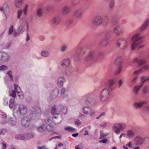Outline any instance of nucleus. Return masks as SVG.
<instances>
[{
  "instance_id": "nucleus-1",
  "label": "nucleus",
  "mask_w": 149,
  "mask_h": 149,
  "mask_svg": "<svg viewBox=\"0 0 149 149\" xmlns=\"http://www.w3.org/2000/svg\"><path fill=\"white\" fill-rule=\"evenodd\" d=\"M67 109L66 106L62 105L58 106L56 107L55 106H54L51 109V113L53 116L54 119L53 120V123L55 124L60 123L61 121V117L58 116L60 112H61L63 114H65L67 113Z\"/></svg>"
},
{
  "instance_id": "nucleus-2",
  "label": "nucleus",
  "mask_w": 149,
  "mask_h": 149,
  "mask_svg": "<svg viewBox=\"0 0 149 149\" xmlns=\"http://www.w3.org/2000/svg\"><path fill=\"white\" fill-rule=\"evenodd\" d=\"M115 81L113 79L109 80L106 83L107 87L101 92L100 96V101L103 102H106L109 99L110 95L109 91H112L114 88Z\"/></svg>"
},
{
  "instance_id": "nucleus-3",
  "label": "nucleus",
  "mask_w": 149,
  "mask_h": 149,
  "mask_svg": "<svg viewBox=\"0 0 149 149\" xmlns=\"http://www.w3.org/2000/svg\"><path fill=\"white\" fill-rule=\"evenodd\" d=\"M143 36H141L139 33H137L131 37L132 41L131 45V49L134 50L138 47V49H140L143 47L142 44L143 41L142 40Z\"/></svg>"
},
{
  "instance_id": "nucleus-4",
  "label": "nucleus",
  "mask_w": 149,
  "mask_h": 149,
  "mask_svg": "<svg viewBox=\"0 0 149 149\" xmlns=\"http://www.w3.org/2000/svg\"><path fill=\"white\" fill-rule=\"evenodd\" d=\"M116 45L122 50H126L130 44L128 39L123 38H120L117 39L116 42Z\"/></svg>"
},
{
  "instance_id": "nucleus-5",
  "label": "nucleus",
  "mask_w": 149,
  "mask_h": 149,
  "mask_svg": "<svg viewBox=\"0 0 149 149\" xmlns=\"http://www.w3.org/2000/svg\"><path fill=\"white\" fill-rule=\"evenodd\" d=\"M92 23L94 26H97L101 25L106 26L108 22L104 21L103 18L101 16L96 15L93 18Z\"/></svg>"
},
{
  "instance_id": "nucleus-6",
  "label": "nucleus",
  "mask_w": 149,
  "mask_h": 149,
  "mask_svg": "<svg viewBox=\"0 0 149 149\" xmlns=\"http://www.w3.org/2000/svg\"><path fill=\"white\" fill-rule=\"evenodd\" d=\"M103 55L102 52L97 54L94 51H91L88 53V56L85 57L84 60L86 61H89L91 60L95 61L97 60L98 56L102 57Z\"/></svg>"
},
{
  "instance_id": "nucleus-7",
  "label": "nucleus",
  "mask_w": 149,
  "mask_h": 149,
  "mask_svg": "<svg viewBox=\"0 0 149 149\" xmlns=\"http://www.w3.org/2000/svg\"><path fill=\"white\" fill-rule=\"evenodd\" d=\"M53 123L51 117H48L44 120L43 121L42 125L38 126L37 130L39 132H42L45 131L47 129V125H49L50 123Z\"/></svg>"
},
{
  "instance_id": "nucleus-8",
  "label": "nucleus",
  "mask_w": 149,
  "mask_h": 149,
  "mask_svg": "<svg viewBox=\"0 0 149 149\" xmlns=\"http://www.w3.org/2000/svg\"><path fill=\"white\" fill-rule=\"evenodd\" d=\"M30 117L31 119L28 116H24L22 118L21 124L23 126L25 127H28L30 124L31 119H35L37 117V115L32 113V115H30Z\"/></svg>"
},
{
  "instance_id": "nucleus-9",
  "label": "nucleus",
  "mask_w": 149,
  "mask_h": 149,
  "mask_svg": "<svg viewBox=\"0 0 149 149\" xmlns=\"http://www.w3.org/2000/svg\"><path fill=\"white\" fill-rule=\"evenodd\" d=\"M28 22L25 18H23L19 22V25L17 29V31L19 34H22L25 31L26 29L28 30Z\"/></svg>"
},
{
  "instance_id": "nucleus-10",
  "label": "nucleus",
  "mask_w": 149,
  "mask_h": 149,
  "mask_svg": "<svg viewBox=\"0 0 149 149\" xmlns=\"http://www.w3.org/2000/svg\"><path fill=\"white\" fill-rule=\"evenodd\" d=\"M126 127L127 126L125 123H120L114 124L112 128L116 134H119L120 131H123Z\"/></svg>"
},
{
  "instance_id": "nucleus-11",
  "label": "nucleus",
  "mask_w": 149,
  "mask_h": 149,
  "mask_svg": "<svg viewBox=\"0 0 149 149\" xmlns=\"http://www.w3.org/2000/svg\"><path fill=\"white\" fill-rule=\"evenodd\" d=\"M107 33L106 31H102L98 33L97 36H105V37L102 38L100 43V45L102 47H106L108 44L109 42V37L107 36Z\"/></svg>"
},
{
  "instance_id": "nucleus-12",
  "label": "nucleus",
  "mask_w": 149,
  "mask_h": 149,
  "mask_svg": "<svg viewBox=\"0 0 149 149\" xmlns=\"http://www.w3.org/2000/svg\"><path fill=\"white\" fill-rule=\"evenodd\" d=\"M17 112V116L20 114L22 116L25 115L28 111V109L27 107L24 104H19L17 108V110H14Z\"/></svg>"
},
{
  "instance_id": "nucleus-13",
  "label": "nucleus",
  "mask_w": 149,
  "mask_h": 149,
  "mask_svg": "<svg viewBox=\"0 0 149 149\" xmlns=\"http://www.w3.org/2000/svg\"><path fill=\"white\" fill-rule=\"evenodd\" d=\"M10 56L8 54L3 51H0V63H5L10 60Z\"/></svg>"
},
{
  "instance_id": "nucleus-14",
  "label": "nucleus",
  "mask_w": 149,
  "mask_h": 149,
  "mask_svg": "<svg viewBox=\"0 0 149 149\" xmlns=\"http://www.w3.org/2000/svg\"><path fill=\"white\" fill-rule=\"evenodd\" d=\"M29 6L26 4L23 6L22 10H20L17 11V18L19 19L20 18L21 15L23 13V15L25 16L27 15L28 11Z\"/></svg>"
},
{
  "instance_id": "nucleus-15",
  "label": "nucleus",
  "mask_w": 149,
  "mask_h": 149,
  "mask_svg": "<svg viewBox=\"0 0 149 149\" xmlns=\"http://www.w3.org/2000/svg\"><path fill=\"white\" fill-rule=\"evenodd\" d=\"M84 11L81 8H77L76 9L73 13V15L77 18H80L83 16Z\"/></svg>"
},
{
  "instance_id": "nucleus-16",
  "label": "nucleus",
  "mask_w": 149,
  "mask_h": 149,
  "mask_svg": "<svg viewBox=\"0 0 149 149\" xmlns=\"http://www.w3.org/2000/svg\"><path fill=\"white\" fill-rule=\"evenodd\" d=\"M59 90L57 88H56L53 89L51 91L49 98L51 100L55 99L58 96Z\"/></svg>"
},
{
  "instance_id": "nucleus-17",
  "label": "nucleus",
  "mask_w": 149,
  "mask_h": 149,
  "mask_svg": "<svg viewBox=\"0 0 149 149\" xmlns=\"http://www.w3.org/2000/svg\"><path fill=\"white\" fill-rule=\"evenodd\" d=\"M83 112L86 114H89L90 116L93 115L94 113L93 110L89 106H84L82 109Z\"/></svg>"
},
{
  "instance_id": "nucleus-18",
  "label": "nucleus",
  "mask_w": 149,
  "mask_h": 149,
  "mask_svg": "<svg viewBox=\"0 0 149 149\" xmlns=\"http://www.w3.org/2000/svg\"><path fill=\"white\" fill-rule=\"evenodd\" d=\"M11 46V42L10 41L3 42L0 43V46L2 49H9Z\"/></svg>"
},
{
  "instance_id": "nucleus-19",
  "label": "nucleus",
  "mask_w": 149,
  "mask_h": 149,
  "mask_svg": "<svg viewBox=\"0 0 149 149\" xmlns=\"http://www.w3.org/2000/svg\"><path fill=\"white\" fill-rule=\"evenodd\" d=\"M114 32L118 36L121 35L123 32V28L120 25H118L113 28Z\"/></svg>"
},
{
  "instance_id": "nucleus-20",
  "label": "nucleus",
  "mask_w": 149,
  "mask_h": 149,
  "mask_svg": "<svg viewBox=\"0 0 149 149\" xmlns=\"http://www.w3.org/2000/svg\"><path fill=\"white\" fill-rule=\"evenodd\" d=\"M17 112L15 111H13V115L15 117L14 118H10L9 120L8 123L10 125L14 126L16 125L17 123L16 118L17 117Z\"/></svg>"
},
{
  "instance_id": "nucleus-21",
  "label": "nucleus",
  "mask_w": 149,
  "mask_h": 149,
  "mask_svg": "<svg viewBox=\"0 0 149 149\" xmlns=\"http://www.w3.org/2000/svg\"><path fill=\"white\" fill-rule=\"evenodd\" d=\"M132 62L134 64H138L139 66H141L145 62V61L143 59H141L139 57H136L134 58Z\"/></svg>"
},
{
  "instance_id": "nucleus-22",
  "label": "nucleus",
  "mask_w": 149,
  "mask_h": 149,
  "mask_svg": "<svg viewBox=\"0 0 149 149\" xmlns=\"http://www.w3.org/2000/svg\"><path fill=\"white\" fill-rule=\"evenodd\" d=\"M71 10V7L67 5L64 6L62 8L61 11L62 15H66L69 14Z\"/></svg>"
},
{
  "instance_id": "nucleus-23",
  "label": "nucleus",
  "mask_w": 149,
  "mask_h": 149,
  "mask_svg": "<svg viewBox=\"0 0 149 149\" xmlns=\"http://www.w3.org/2000/svg\"><path fill=\"white\" fill-rule=\"evenodd\" d=\"M14 89L16 91L18 96L21 99H22L24 97L23 93L20 92L21 88L20 87L16 84H14Z\"/></svg>"
},
{
  "instance_id": "nucleus-24",
  "label": "nucleus",
  "mask_w": 149,
  "mask_h": 149,
  "mask_svg": "<svg viewBox=\"0 0 149 149\" xmlns=\"http://www.w3.org/2000/svg\"><path fill=\"white\" fill-rule=\"evenodd\" d=\"M143 85V83L141 82L139 85H136L134 87L133 91L135 97L137 96L140 89Z\"/></svg>"
},
{
  "instance_id": "nucleus-25",
  "label": "nucleus",
  "mask_w": 149,
  "mask_h": 149,
  "mask_svg": "<svg viewBox=\"0 0 149 149\" xmlns=\"http://www.w3.org/2000/svg\"><path fill=\"white\" fill-rule=\"evenodd\" d=\"M142 70L140 69L139 70H136L132 74V78L131 79V82L132 83H135L137 80L138 74L141 72L142 71Z\"/></svg>"
},
{
  "instance_id": "nucleus-26",
  "label": "nucleus",
  "mask_w": 149,
  "mask_h": 149,
  "mask_svg": "<svg viewBox=\"0 0 149 149\" xmlns=\"http://www.w3.org/2000/svg\"><path fill=\"white\" fill-rule=\"evenodd\" d=\"M82 50V47H79L77 48L75 54L73 56L74 59L77 61H79L80 60V54Z\"/></svg>"
},
{
  "instance_id": "nucleus-27",
  "label": "nucleus",
  "mask_w": 149,
  "mask_h": 149,
  "mask_svg": "<svg viewBox=\"0 0 149 149\" xmlns=\"http://www.w3.org/2000/svg\"><path fill=\"white\" fill-rule=\"evenodd\" d=\"M67 89L63 88L61 89L60 92L61 97L66 100L68 99V95L67 94Z\"/></svg>"
},
{
  "instance_id": "nucleus-28",
  "label": "nucleus",
  "mask_w": 149,
  "mask_h": 149,
  "mask_svg": "<svg viewBox=\"0 0 149 149\" xmlns=\"http://www.w3.org/2000/svg\"><path fill=\"white\" fill-rule=\"evenodd\" d=\"M65 81V79L64 77H59L57 79V84L58 87H61L63 86Z\"/></svg>"
},
{
  "instance_id": "nucleus-29",
  "label": "nucleus",
  "mask_w": 149,
  "mask_h": 149,
  "mask_svg": "<svg viewBox=\"0 0 149 149\" xmlns=\"http://www.w3.org/2000/svg\"><path fill=\"white\" fill-rule=\"evenodd\" d=\"M123 58L121 55L118 56L115 59V64L117 65H122L123 61Z\"/></svg>"
},
{
  "instance_id": "nucleus-30",
  "label": "nucleus",
  "mask_w": 149,
  "mask_h": 149,
  "mask_svg": "<svg viewBox=\"0 0 149 149\" xmlns=\"http://www.w3.org/2000/svg\"><path fill=\"white\" fill-rule=\"evenodd\" d=\"M40 54L43 57L46 58L49 57L51 54L49 51L44 49L40 51Z\"/></svg>"
},
{
  "instance_id": "nucleus-31",
  "label": "nucleus",
  "mask_w": 149,
  "mask_h": 149,
  "mask_svg": "<svg viewBox=\"0 0 149 149\" xmlns=\"http://www.w3.org/2000/svg\"><path fill=\"white\" fill-rule=\"evenodd\" d=\"M149 25V18H147L140 28L141 31H143L146 29Z\"/></svg>"
},
{
  "instance_id": "nucleus-32",
  "label": "nucleus",
  "mask_w": 149,
  "mask_h": 149,
  "mask_svg": "<svg viewBox=\"0 0 149 149\" xmlns=\"http://www.w3.org/2000/svg\"><path fill=\"white\" fill-rule=\"evenodd\" d=\"M53 24L55 25H58L60 22V17L59 16L56 15L54 16L51 21Z\"/></svg>"
},
{
  "instance_id": "nucleus-33",
  "label": "nucleus",
  "mask_w": 149,
  "mask_h": 149,
  "mask_svg": "<svg viewBox=\"0 0 149 149\" xmlns=\"http://www.w3.org/2000/svg\"><path fill=\"white\" fill-rule=\"evenodd\" d=\"M145 102H138L134 103L133 106L134 108L136 109H138L141 108L145 104Z\"/></svg>"
},
{
  "instance_id": "nucleus-34",
  "label": "nucleus",
  "mask_w": 149,
  "mask_h": 149,
  "mask_svg": "<svg viewBox=\"0 0 149 149\" xmlns=\"http://www.w3.org/2000/svg\"><path fill=\"white\" fill-rule=\"evenodd\" d=\"M70 63V59H66L63 60L61 62V65L64 68H67L69 66Z\"/></svg>"
},
{
  "instance_id": "nucleus-35",
  "label": "nucleus",
  "mask_w": 149,
  "mask_h": 149,
  "mask_svg": "<svg viewBox=\"0 0 149 149\" xmlns=\"http://www.w3.org/2000/svg\"><path fill=\"white\" fill-rule=\"evenodd\" d=\"M135 140L138 144L141 145L145 141V138L138 136L135 138Z\"/></svg>"
},
{
  "instance_id": "nucleus-36",
  "label": "nucleus",
  "mask_w": 149,
  "mask_h": 149,
  "mask_svg": "<svg viewBox=\"0 0 149 149\" xmlns=\"http://www.w3.org/2000/svg\"><path fill=\"white\" fill-rule=\"evenodd\" d=\"M91 94H88L84 95L82 97L83 100L86 103H87L90 100L91 98Z\"/></svg>"
},
{
  "instance_id": "nucleus-37",
  "label": "nucleus",
  "mask_w": 149,
  "mask_h": 149,
  "mask_svg": "<svg viewBox=\"0 0 149 149\" xmlns=\"http://www.w3.org/2000/svg\"><path fill=\"white\" fill-rule=\"evenodd\" d=\"M149 91V86L147 85H146L143 86V88L142 94L143 95H145L147 94Z\"/></svg>"
},
{
  "instance_id": "nucleus-38",
  "label": "nucleus",
  "mask_w": 149,
  "mask_h": 149,
  "mask_svg": "<svg viewBox=\"0 0 149 149\" xmlns=\"http://www.w3.org/2000/svg\"><path fill=\"white\" fill-rule=\"evenodd\" d=\"M22 0H15V5L16 8H20L22 5Z\"/></svg>"
},
{
  "instance_id": "nucleus-39",
  "label": "nucleus",
  "mask_w": 149,
  "mask_h": 149,
  "mask_svg": "<svg viewBox=\"0 0 149 149\" xmlns=\"http://www.w3.org/2000/svg\"><path fill=\"white\" fill-rule=\"evenodd\" d=\"M141 81L144 85V82L146 81H149V76L143 75L140 77Z\"/></svg>"
},
{
  "instance_id": "nucleus-40",
  "label": "nucleus",
  "mask_w": 149,
  "mask_h": 149,
  "mask_svg": "<svg viewBox=\"0 0 149 149\" xmlns=\"http://www.w3.org/2000/svg\"><path fill=\"white\" fill-rule=\"evenodd\" d=\"M15 139L17 140H25L24 134H17L15 136Z\"/></svg>"
},
{
  "instance_id": "nucleus-41",
  "label": "nucleus",
  "mask_w": 149,
  "mask_h": 149,
  "mask_svg": "<svg viewBox=\"0 0 149 149\" xmlns=\"http://www.w3.org/2000/svg\"><path fill=\"white\" fill-rule=\"evenodd\" d=\"M68 48V45L66 44H63L60 47V51L62 52H65Z\"/></svg>"
},
{
  "instance_id": "nucleus-42",
  "label": "nucleus",
  "mask_w": 149,
  "mask_h": 149,
  "mask_svg": "<svg viewBox=\"0 0 149 149\" xmlns=\"http://www.w3.org/2000/svg\"><path fill=\"white\" fill-rule=\"evenodd\" d=\"M6 77H8L11 80L12 82L14 81L13 77V73L12 71L10 70L8 71L6 74Z\"/></svg>"
},
{
  "instance_id": "nucleus-43",
  "label": "nucleus",
  "mask_w": 149,
  "mask_h": 149,
  "mask_svg": "<svg viewBox=\"0 0 149 149\" xmlns=\"http://www.w3.org/2000/svg\"><path fill=\"white\" fill-rule=\"evenodd\" d=\"M43 8L42 7H39L37 9L36 12L37 15L39 17H41L42 14Z\"/></svg>"
},
{
  "instance_id": "nucleus-44",
  "label": "nucleus",
  "mask_w": 149,
  "mask_h": 149,
  "mask_svg": "<svg viewBox=\"0 0 149 149\" xmlns=\"http://www.w3.org/2000/svg\"><path fill=\"white\" fill-rule=\"evenodd\" d=\"M25 140H27L33 138L34 136L32 133H26L24 134Z\"/></svg>"
},
{
  "instance_id": "nucleus-45",
  "label": "nucleus",
  "mask_w": 149,
  "mask_h": 149,
  "mask_svg": "<svg viewBox=\"0 0 149 149\" xmlns=\"http://www.w3.org/2000/svg\"><path fill=\"white\" fill-rule=\"evenodd\" d=\"M15 104V99L14 98H12L10 99L9 102V106L10 109H13V108Z\"/></svg>"
},
{
  "instance_id": "nucleus-46",
  "label": "nucleus",
  "mask_w": 149,
  "mask_h": 149,
  "mask_svg": "<svg viewBox=\"0 0 149 149\" xmlns=\"http://www.w3.org/2000/svg\"><path fill=\"white\" fill-rule=\"evenodd\" d=\"M127 135L129 137H132L134 136L135 134L132 131L130 130L127 132Z\"/></svg>"
},
{
  "instance_id": "nucleus-47",
  "label": "nucleus",
  "mask_w": 149,
  "mask_h": 149,
  "mask_svg": "<svg viewBox=\"0 0 149 149\" xmlns=\"http://www.w3.org/2000/svg\"><path fill=\"white\" fill-rule=\"evenodd\" d=\"M114 6V0H111L109 4V9L110 10L113 9Z\"/></svg>"
},
{
  "instance_id": "nucleus-48",
  "label": "nucleus",
  "mask_w": 149,
  "mask_h": 149,
  "mask_svg": "<svg viewBox=\"0 0 149 149\" xmlns=\"http://www.w3.org/2000/svg\"><path fill=\"white\" fill-rule=\"evenodd\" d=\"M65 130L68 131L69 132H74L75 131V129L70 127H65Z\"/></svg>"
},
{
  "instance_id": "nucleus-49",
  "label": "nucleus",
  "mask_w": 149,
  "mask_h": 149,
  "mask_svg": "<svg viewBox=\"0 0 149 149\" xmlns=\"http://www.w3.org/2000/svg\"><path fill=\"white\" fill-rule=\"evenodd\" d=\"M33 109L37 113V114L40 113L41 112V110L40 108L38 106L33 107Z\"/></svg>"
},
{
  "instance_id": "nucleus-50",
  "label": "nucleus",
  "mask_w": 149,
  "mask_h": 149,
  "mask_svg": "<svg viewBox=\"0 0 149 149\" xmlns=\"http://www.w3.org/2000/svg\"><path fill=\"white\" fill-rule=\"evenodd\" d=\"M117 70H116L115 72V74L116 75L118 74L122 70V65H117Z\"/></svg>"
},
{
  "instance_id": "nucleus-51",
  "label": "nucleus",
  "mask_w": 149,
  "mask_h": 149,
  "mask_svg": "<svg viewBox=\"0 0 149 149\" xmlns=\"http://www.w3.org/2000/svg\"><path fill=\"white\" fill-rule=\"evenodd\" d=\"M16 91L15 89L14 90H12L10 91L9 95L10 96L12 97L13 98H15L16 96Z\"/></svg>"
},
{
  "instance_id": "nucleus-52",
  "label": "nucleus",
  "mask_w": 149,
  "mask_h": 149,
  "mask_svg": "<svg viewBox=\"0 0 149 149\" xmlns=\"http://www.w3.org/2000/svg\"><path fill=\"white\" fill-rule=\"evenodd\" d=\"M8 7L6 4H4L3 7H0V10L2 11H4L5 10H8Z\"/></svg>"
},
{
  "instance_id": "nucleus-53",
  "label": "nucleus",
  "mask_w": 149,
  "mask_h": 149,
  "mask_svg": "<svg viewBox=\"0 0 149 149\" xmlns=\"http://www.w3.org/2000/svg\"><path fill=\"white\" fill-rule=\"evenodd\" d=\"M52 123H50L49 125H47V129L49 132H53V128L51 126Z\"/></svg>"
},
{
  "instance_id": "nucleus-54",
  "label": "nucleus",
  "mask_w": 149,
  "mask_h": 149,
  "mask_svg": "<svg viewBox=\"0 0 149 149\" xmlns=\"http://www.w3.org/2000/svg\"><path fill=\"white\" fill-rule=\"evenodd\" d=\"M124 82V80L123 79H120L118 83V88H120L122 86V85Z\"/></svg>"
},
{
  "instance_id": "nucleus-55",
  "label": "nucleus",
  "mask_w": 149,
  "mask_h": 149,
  "mask_svg": "<svg viewBox=\"0 0 149 149\" xmlns=\"http://www.w3.org/2000/svg\"><path fill=\"white\" fill-rule=\"evenodd\" d=\"M14 29H13V25H12L10 27L8 32V34L9 35H11L12 33H13V32H14Z\"/></svg>"
},
{
  "instance_id": "nucleus-56",
  "label": "nucleus",
  "mask_w": 149,
  "mask_h": 149,
  "mask_svg": "<svg viewBox=\"0 0 149 149\" xmlns=\"http://www.w3.org/2000/svg\"><path fill=\"white\" fill-rule=\"evenodd\" d=\"M74 70V69L72 68H68L66 70L65 73L67 74H70L72 73V71Z\"/></svg>"
},
{
  "instance_id": "nucleus-57",
  "label": "nucleus",
  "mask_w": 149,
  "mask_h": 149,
  "mask_svg": "<svg viewBox=\"0 0 149 149\" xmlns=\"http://www.w3.org/2000/svg\"><path fill=\"white\" fill-rule=\"evenodd\" d=\"M5 83L6 84L7 86L10 89L12 86V85L11 84H8V83L10 81V80L6 79H5Z\"/></svg>"
},
{
  "instance_id": "nucleus-58",
  "label": "nucleus",
  "mask_w": 149,
  "mask_h": 149,
  "mask_svg": "<svg viewBox=\"0 0 149 149\" xmlns=\"http://www.w3.org/2000/svg\"><path fill=\"white\" fill-rule=\"evenodd\" d=\"M7 132V130L5 128H2L0 129V135H4Z\"/></svg>"
},
{
  "instance_id": "nucleus-59",
  "label": "nucleus",
  "mask_w": 149,
  "mask_h": 149,
  "mask_svg": "<svg viewBox=\"0 0 149 149\" xmlns=\"http://www.w3.org/2000/svg\"><path fill=\"white\" fill-rule=\"evenodd\" d=\"M8 67L6 65H2L0 66V71H2L7 70Z\"/></svg>"
},
{
  "instance_id": "nucleus-60",
  "label": "nucleus",
  "mask_w": 149,
  "mask_h": 149,
  "mask_svg": "<svg viewBox=\"0 0 149 149\" xmlns=\"http://www.w3.org/2000/svg\"><path fill=\"white\" fill-rule=\"evenodd\" d=\"M107 134H105L102 132H100V136L99 137L100 139H102L106 137Z\"/></svg>"
},
{
  "instance_id": "nucleus-61",
  "label": "nucleus",
  "mask_w": 149,
  "mask_h": 149,
  "mask_svg": "<svg viewBox=\"0 0 149 149\" xmlns=\"http://www.w3.org/2000/svg\"><path fill=\"white\" fill-rule=\"evenodd\" d=\"M145 63H146V62L141 67H143V68L144 69H145V70H149V65H145Z\"/></svg>"
},
{
  "instance_id": "nucleus-62",
  "label": "nucleus",
  "mask_w": 149,
  "mask_h": 149,
  "mask_svg": "<svg viewBox=\"0 0 149 149\" xmlns=\"http://www.w3.org/2000/svg\"><path fill=\"white\" fill-rule=\"evenodd\" d=\"M105 114V113L104 112L102 113L99 115V116L98 117L96 118V119H99L101 118H102L104 116Z\"/></svg>"
},
{
  "instance_id": "nucleus-63",
  "label": "nucleus",
  "mask_w": 149,
  "mask_h": 149,
  "mask_svg": "<svg viewBox=\"0 0 149 149\" xmlns=\"http://www.w3.org/2000/svg\"><path fill=\"white\" fill-rule=\"evenodd\" d=\"M74 123L75 124L77 125H80L81 124V122L80 120L78 119H76L75 120Z\"/></svg>"
},
{
  "instance_id": "nucleus-64",
  "label": "nucleus",
  "mask_w": 149,
  "mask_h": 149,
  "mask_svg": "<svg viewBox=\"0 0 149 149\" xmlns=\"http://www.w3.org/2000/svg\"><path fill=\"white\" fill-rule=\"evenodd\" d=\"M100 125L102 127H107V123L103 121L100 124Z\"/></svg>"
}]
</instances>
